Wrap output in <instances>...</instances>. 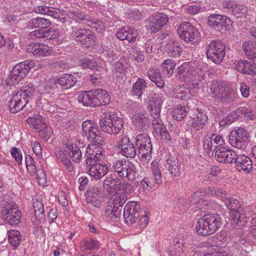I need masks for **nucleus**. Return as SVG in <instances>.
Listing matches in <instances>:
<instances>
[{
	"label": "nucleus",
	"instance_id": "nucleus-9",
	"mask_svg": "<svg viewBox=\"0 0 256 256\" xmlns=\"http://www.w3.org/2000/svg\"><path fill=\"white\" fill-rule=\"evenodd\" d=\"M226 46L220 40H212L206 47L208 59L215 64H220L226 56Z\"/></svg>",
	"mask_w": 256,
	"mask_h": 256
},
{
	"label": "nucleus",
	"instance_id": "nucleus-12",
	"mask_svg": "<svg viewBox=\"0 0 256 256\" xmlns=\"http://www.w3.org/2000/svg\"><path fill=\"white\" fill-rule=\"evenodd\" d=\"M136 146L138 149V156L145 160H149L151 158L152 144L147 134H140L136 137Z\"/></svg>",
	"mask_w": 256,
	"mask_h": 256
},
{
	"label": "nucleus",
	"instance_id": "nucleus-42",
	"mask_svg": "<svg viewBox=\"0 0 256 256\" xmlns=\"http://www.w3.org/2000/svg\"><path fill=\"white\" fill-rule=\"evenodd\" d=\"M130 162L129 160H118L114 163L112 168L120 177L124 178V172L126 170V168Z\"/></svg>",
	"mask_w": 256,
	"mask_h": 256
},
{
	"label": "nucleus",
	"instance_id": "nucleus-11",
	"mask_svg": "<svg viewBox=\"0 0 256 256\" xmlns=\"http://www.w3.org/2000/svg\"><path fill=\"white\" fill-rule=\"evenodd\" d=\"M82 135L85 136L91 142L96 145H102L104 139L98 130L96 122L92 120H86L82 122Z\"/></svg>",
	"mask_w": 256,
	"mask_h": 256
},
{
	"label": "nucleus",
	"instance_id": "nucleus-59",
	"mask_svg": "<svg viewBox=\"0 0 256 256\" xmlns=\"http://www.w3.org/2000/svg\"><path fill=\"white\" fill-rule=\"evenodd\" d=\"M194 114H193L192 118L194 119L196 122H200L204 125H206L208 122V116L206 114L198 111V108H196Z\"/></svg>",
	"mask_w": 256,
	"mask_h": 256
},
{
	"label": "nucleus",
	"instance_id": "nucleus-58",
	"mask_svg": "<svg viewBox=\"0 0 256 256\" xmlns=\"http://www.w3.org/2000/svg\"><path fill=\"white\" fill-rule=\"evenodd\" d=\"M214 204V202L202 198L200 200L199 204L196 206V208L204 211L206 210H210L213 208Z\"/></svg>",
	"mask_w": 256,
	"mask_h": 256
},
{
	"label": "nucleus",
	"instance_id": "nucleus-36",
	"mask_svg": "<svg viewBox=\"0 0 256 256\" xmlns=\"http://www.w3.org/2000/svg\"><path fill=\"white\" fill-rule=\"evenodd\" d=\"M187 114H188L189 118H192L193 114L192 110L182 105H178L173 111V116L177 120H183Z\"/></svg>",
	"mask_w": 256,
	"mask_h": 256
},
{
	"label": "nucleus",
	"instance_id": "nucleus-39",
	"mask_svg": "<svg viewBox=\"0 0 256 256\" xmlns=\"http://www.w3.org/2000/svg\"><path fill=\"white\" fill-rule=\"evenodd\" d=\"M33 206L36 218L40 221L44 220L45 214L42 200L35 199L33 202Z\"/></svg>",
	"mask_w": 256,
	"mask_h": 256
},
{
	"label": "nucleus",
	"instance_id": "nucleus-23",
	"mask_svg": "<svg viewBox=\"0 0 256 256\" xmlns=\"http://www.w3.org/2000/svg\"><path fill=\"white\" fill-rule=\"evenodd\" d=\"M234 162L239 172H250L252 170V160L245 154H237Z\"/></svg>",
	"mask_w": 256,
	"mask_h": 256
},
{
	"label": "nucleus",
	"instance_id": "nucleus-20",
	"mask_svg": "<svg viewBox=\"0 0 256 256\" xmlns=\"http://www.w3.org/2000/svg\"><path fill=\"white\" fill-rule=\"evenodd\" d=\"M168 16L164 14H156L149 18L146 26L152 32H156L168 22Z\"/></svg>",
	"mask_w": 256,
	"mask_h": 256
},
{
	"label": "nucleus",
	"instance_id": "nucleus-25",
	"mask_svg": "<svg viewBox=\"0 0 256 256\" xmlns=\"http://www.w3.org/2000/svg\"><path fill=\"white\" fill-rule=\"evenodd\" d=\"M26 50L37 57L48 56L50 53V48L48 46L38 42L30 44L28 46Z\"/></svg>",
	"mask_w": 256,
	"mask_h": 256
},
{
	"label": "nucleus",
	"instance_id": "nucleus-3",
	"mask_svg": "<svg viewBox=\"0 0 256 256\" xmlns=\"http://www.w3.org/2000/svg\"><path fill=\"white\" fill-rule=\"evenodd\" d=\"M223 201L230 211V224L235 228H243L248 222V218L243 214L242 208L236 199L225 198Z\"/></svg>",
	"mask_w": 256,
	"mask_h": 256
},
{
	"label": "nucleus",
	"instance_id": "nucleus-30",
	"mask_svg": "<svg viewBox=\"0 0 256 256\" xmlns=\"http://www.w3.org/2000/svg\"><path fill=\"white\" fill-rule=\"evenodd\" d=\"M132 120L136 128L140 131H144L148 127L149 120L144 114L137 113L134 114Z\"/></svg>",
	"mask_w": 256,
	"mask_h": 256
},
{
	"label": "nucleus",
	"instance_id": "nucleus-54",
	"mask_svg": "<svg viewBox=\"0 0 256 256\" xmlns=\"http://www.w3.org/2000/svg\"><path fill=\"white\" fill-rule=\"evenodd\" d=\"M80 65L84 68H87L91 70L98 68V65L96 61L93 59L84 58L80 60Z\"/></svg>",
	"mask_w": 256,
	"mask_h": 256
},
{
	"label": "nucleus",
	"instance_id": "nucleus-35",
	"mask_svg": "<svg viewBox=\"0 0 256 256\" xmlns=\"http://www.w3.org/2000/svg\"><path fill=\"white\" fill-rule=\"evenodd\" d=\"M165 48L168 53L172 57H179L182 53V48L177 42L170 40L165 46Z\"/></svg>",
	"mask_w": 256,
	"mask_h": 256
},
{
	"label": "nucleus",
	"instance_id": "nucleus-6",
	"mask_svg": "<svg viewBox=\"0 0 256 256\" xmlns=\"http://www.w3.org/2000/svg\"><path fill=\"white\" fill-rule=\"evenodd\" d=\"M34 66V62L32 60H25L17 64L11 70L6 80V84L8 86H12L18 84Z\"/></svg>",
	"mask_w": 256,
	"mask_h": 256
},
{
	"label": "nucleus",
	"instance_id": "nucleus-40",
	"mask_svg": "<svg viewBox=\"0 0 256 256\" xmlns=\"http://www.w3.org/2000/svg\"><path fill=\"white\" fill-rule=\"evenodd\" d=\"M146 87V80L144 78H138L132 87V90L133 95L140 98Z\"/></svg>",
	"mask_w": 256,
	"mask_h": 256
},
{
	"label": "nucleus",
	"instance_id": "nucleus-63",
	"mask_svg": "<svg viewBox=\"0 0 256 256\" xmlns=\"http://www.w3.org/2000/svg\"><path fill=\"white\" fill-rule=\"evenodd\" d=\"M138 31L134 28L129 26L128 36L125 40L128 42L129 43H134L138 36Z\"/></svg>",
	"mask_w": 256,
	"mask_h": 256
},
{
	"label": "nucleus",
	"instance_id": "nucleus-21",
	"mask_svg": "<svg viewBox=\"0 0 256 256\" xmlns=\"http://www.w3.org/2000/svg\"><path fill=\"white\" fill-rule=\"evenodd\" d=\"M237 154L231 148L220 147L215 152V158L217 161L224 164H232L234 162Z\"/></svg>",
	"mask_w": 256,
	"mask_h": 256
},
{
	"label": "nucleus",
	"instance_id": "nucleus-41",
	"mask_svg": "<svg viewBox=\"0 0 256 256\" xmlns=\"http://www.w3.org/2000/svg\"><path fill=\"white\" fill-rule=\"evenodd\" d=\"M66 15L74 20L82 22L84 20L86 14L81 12L78 8L72 7L68 10Z\"/></svg>",
	"mask_w": 256,
	"mask_h": 256
},
{
	"label": "nucleus",
	"instance_id": "nucleus-28",
	"mask_svg": "<svg viewBox=\"0 0 256 256\" xmlns=\"http://www.w3.org/2000/svg\"><path fill=\"white\" fill-rule=\"evenodd\" d=\"M60 33L58 29L50 28L49 29L42 31L41 30H36L30 34V36L32 38L34 37L36 38H46L49 40H52L58 38L59 36Z\"/></svg>",
	"mask_w": 256,
	"mask_h": 256
},
{
	"label": "nucleus",
	"instance_id": "nucleus-52",
	"mask_svg": "<svg viewBox=\"0 0 256 256\" xmlns=\"http://www.w3.org/2000/svg\"><path fill=\"white\" fill-rule=\"evenodd\" d=\"M152 170L155 182L160 184L162 182V176L157 162L153 161L152 162Z\"/></svg>",
	"mask_w": 256,
	"mask_h": 256
},
{
	"label": "nucleus",
	"instance_id": "nucleus-18",
	"mask_svg": "<svg viewBox=\"0 0 256 256\" xmlns=\"http://www.w3.org/2000/svg\"><path fill=\"white\" fill-rule=\"evenodd\" d=\"M123 216L128 224H132L140 216V206L136 202H128L124 208Z\"/></svg>",
	"mask_w": 256,
	"mask_h": 256
},
{
	"label": "nucleus",
	"instance_id": "nucleus-57",
	"mask_svg": "<svg viewBox=\"0 0 256 256\" xmlns=\"http://www.w3.org/2000/svg\"><path fill=\"white\" fill-rule=\"evenodd\" d=\"M238 119L236 116L235 114L234 111L228 114L227 116L222 119L220 122L219 124L220 126H225L227 125L231 124Z\"/></svg>",
	"mask_w": 256,
	"mask_h": 256
},
{
	"label": "nucleus",
	"instance_id": "nucleus-49",
	"mask_svg": "<svg viewBox=\"0 0 256 256\" xmlns=\"http://www.w3.org/2000/svg\"><path fill=\"white\" fill-rule=\"evenodd\" d=\"M231 9L232 14L237 18L244 16L248 12L247 8L242 5L234 4Z\"/></svg>",
	"mask_w": 256,
	"mask_h": 256
},
{
	"label": "nucleus",
	"instance_id": "nucleus-31",
	"mask_svg": "<svg viewBox=\"0 0 256 256\" xmlns=\"http://www.w3.org/2000/svg\"><path fill=\"white\" fill-rule=\"evenodd\" d=\"M86 164L88 165L90 163L100 162V160L104 159V155L98 150H94L89 146L86 148Z\"/></svg>",
	"mask_w": 256,
	"mask_h": 256
},
{
	"label": "nucleus",
	"instance_id": "nucleus-15",
	"mask_svg": "<svg viewBox=\"0 0 256 256\" xmlns=\"http://www.w3.org/2000/svg\"><path fill=\"white\" fill-rule=\"evenodd\" d=\"M163 102L162 96L158 94L154 95L149 98L147 106V110L152 117L153 118L152 125L158 124L161 106Z\"/></svg>",
	"mask_w": 256,
	"mask_h": 256
},
{
	"label": "nucleus",
	"instance_id": "nucleus-19",
	"mask_svg": "<svg viewBox=\"0 0 256 256\" xmlns=\"http://www.w3.org/2000/svg\"><path fill=\"white\" fill-rule=\"evenodd\" d=\"M232 23L227 16L220 14H211L208 17V24L214 30L220 33L226 30V27Z\"/></svg>",
	"mask_w": 256,
	"mask_h": 256
},
{
	"label": "nucleus",
	"instance_id": "nucleus-14",
	"mask_svg": "<svg viewBox=\"0 0 256 256\" xmlns=\"http://www.w3.org/2000/svg\"><path fill=\"white\" fill-rule=\"evenodd\" d=\"M248 130L243 128H238L236 131L232 130L229 135V142L234 147L244 149L248 144L249 138Z\"/></svg>",
	"mask_w": 256,
	"mask_h": 256
},
{
	"label": "nucleus",
	"instance_id": "nucleus-8",
	"mask_svg": "<svg viewBox=\"0 0 256 256\" xmlns=\"http://www.w3.org/2000/svg\"><path fill=\"white\" fill-rule=\"evenodd\" d=\"M100 126L102 131L109 134H116L122 129L123 119L115 114H108L100 121Z\"/></svg>",
	"mask_w": 256,
	"mask_h": 256
},
{
	"label": "nucleus",
	"instance_id": "nucleus-2",
	"mask_svg": "<svg viewBox=\"0 0 256 256\" xmlns=\"http://www.w3.org/2000/svg\"><path fill=\"white\" fill-rule=\"evenodd\" d=\"M176 75L181 81H186L194 88H198L200 82L204 80L203 72L199 68L194 69L187 62L176 68Z\"/></svg>",
	"mask_w": 256,
	"mask_h": 256
},
{
	"label": "nucleus",
	"instance_id": "nucleus-38",
	"mask_svg": "<svg viewBox=\"0 0 256 256\" xmlns=\"http://www.w3.org/2000/svg\"><path fill=\"white\" fill-rule=\"evenodd\" d=\"M204 192L208 196L220 197L223 200L227 195L226 190L216 186H208L204 188Z\"/></svg>",
	"mask_w": 256,
	"mask_h": 256
},
{
	"label": "nucleus",
	"instance_id": "nucleus-33",
	"mask_svg": "<svg viewBox=\"0 0 256 256\" xmlns=\"http://www.w3.org/2000/svg\"><path fill=\"white\" fill-rule=\"evenodd\" d=\"M95 98L94 92L92 93L91 91L82 92L79 94L78 100L80 103L86 106H95L94 100Z\"/></svg>",
	"mask_w": 256,
	"mask_h": 256
},
{
	"label": "nucleus",
	"instance_id": "nucleus-22",
	"mask_svg": "<svg viewBox=\"0 0 256 256\" xmlns=\"http://www.w3.org/2000/svg\"><path fill=\"white\" fill-rule=\"evenodd\" d=\"M86 166L88 168L90 175L96 180L103 178L108 172V165L105 163L95 162L90 163Z\"/></svg>",
	"mask_w": 256,
	"mask_h": 256
},
{
	"label": "nucleus",
	"instance_id": "nucleus-47",
	"mask_svg": "<svg viewBox=\"0 0 256 256\" xmlns=\"http://www.w3.org/2000/svg\"><path fill=\"white\" fill-rule=\"evenodd\" d=\"M124 172V178H126L129 181H134L136 179L137 170L134 164L130 162Z\"/></svg>",
	"mask_w": 256,
	"mask_h": 256
},
{
	"label": "nucleus",
	"instance_id": "nucleus-45",
	"mask_svg": "<svg viewBox=\"0 0 256 256\" xmlns=\"http://www.w3.org/2000/svg\"><path fill=\"white\" fill-rule=\"evenodd\" d=\"M8 238L10 244L16 247L20 244L22 236L20 232L17 230H10L8 232Z\"/></svg>",
	"mask_w": 256,
	"mask_h": 256
},
{
	"label": "nucleus",
	"instance_id": "nucleus-7",
	"mask_svg": "<svg viewBox=\"0 0 256 256\" xmlns=\"http://www.w3.org/2000/svg\"><path fill=\"white\" fill-rule=\"evenodd\" d=\"M0 216L6 224L15 226L20 222L22 212L15 202H7L2 208Z\"/></svg>",
	"mask_w": 256,
	"mask_h": 256
},
{
	"label": "nucleus",
	"instance_id": "nucleus-44",
	"mask_svg": "<svg viewBox=\"0 0 256 256\" xmlns=\"http://www.w3.org/2000/svg\"><path fill=\"white\" fill-rule=\"evenodd\" d=\"M236 229H240V230L238 232L237 234H236V236L234 238V242L242 250H245V248L248 245V243L245 239L246 236L243 232V230H242V228Z\"/></svg>",
	"mask_w": 256,
	"mask_h": 256
},
{
	"label": "nucleus",
	"instance_id": "nucleus-29",
	"mask_svg": "<svg viewBox=\"0 0 256 256\" xmlns=\"http://www.w3.org/2000/svg\"><path fill=\"white\" fill-rule=\"evenodd\" d=\"M65 145L66 153L71 158L74 162H79L82 158V152L80 148L74 143L66 144Z\"/></svg>",
	"mask_w": 256,
	"mask_h": 256
},
{
	"label": "nucleus",
	"instance_id": "nucleus-56",
	"mask_svg": "<svg viewBox=\"0 0 256 256\" xmlns=\"http://www.w3.org/2000/svg\"><path fill=\"white\" fill-rule=\"evenodd\" d=\"M58 79L54 78H50L46 82L45 88L48 90L49 92L50 91L53 90L54 92L58 91Z\"/></svg>",
	"mask_w": 256,
	"mask_h": 256
},
{
	"label": "nucleus",
	"instance_id": "nucleus-37",
	"mask_svg": "<svg viewBox=\"0 0 256 256\" xmlns=\"http://www.w3.org/2000/svg\"><path fill=\"white\" fill-rule=\"evenodd\" d=\"M147 74L149 78L154 82L158 87L160 88H164V82L162 78L161 73L159 70L150 68Z\"/></svg>",
	"mask_w": 256,
	"mask_h": 256
},
{
	"label": "nucleus",
	"instance_id": "nucleus-13",
	"mask_svg": "<svg viewBox=\"0 0 256 256\" xmlns=\"http://www.w3.org/2000/svg\"><path fill=\"white\" fill-rule=\"evenodd\" d=\"M74 37L76 42L86 48L94 46L96 39L94 32L86 28H80L75 30Z\"/></svg>",
	"mask_w": 256,
	"mask_h": 256
},
{
	"label": "nucleus",
	"instance_id": "nucleus-46",
	"mask_svg": "<svg viewBox=\"0 0 256 256\" xmlns=\"http://www.w3.org/2000/svg\"><path fill=\"white\" fill-rule=\"evenodd\" d=\"M162 66L164 74L170 77L174 74L176 64L172 60L167 59L164 61Z\"/></svg>",
	"mask_w": 256,
	"mask_h": 256
},
{
	"label": "nucleus",
	"instance_id": "nucleus-48",
	"mask_svg": "<svg viewBox=\"0 0 256 256\" xmlns=\"http://www.w3.org/2000/svg\"><path fill=\"white\" fill-rule=\"evenodd\" d=\"M84 20L89 22L88 24L90 26L96 28L98 32L101 31L103 24L100 20L86 14Z\"/></svg>",
	"mask_w": 256,
	"mask_h": 256
},
{
	"label": "nucleus",
	"instance_id": "nucleus-34",
	"mask_svg": "<svg viewBox=\"0 0 256 256\" xmlns=\"http://www.w3.org/2000/svg\"><path fill=\"white\" fill-rule=\"evenodd\" d=\"M76 82V78L70 74H64L58 78V84L62 90H68L72 88Z\"/></svg>",
	"mask_w": 256,
	"mask_h": 256
},
{
	"label": "nucleus",
	"instance_id": "nucleus-55",
	"mask_svg": "<svg viewBox=\"0 0 256 256\" xmlns=\"http://www.w3.org/2000/svg\"><path fill=\"white\" fill-rule=\"evenodd\" d=\"M80 65L84 68H87L91 70L98 68V65L96 61L93 59L84 58L80 60Z\"/></svg>",
	"mask_w": 256,
	"mask_h": 256
},
{
	"label": "nucleus",
	"instance_id": "nucleus-1",
	"mask_svg": "<svg viewBox=\"0 0 256 256\" xmlns=\"http://www.w3.org/2000/svg\"><path fill=\"white\" fill-rule=\"evenodd\" d=\"M35 92V88L30 84L22 86L8 102V107L11 113H16L22 110L32 100Z\"/></svg>",
	"mask_w": 256,
	"mask_h": 256
},
{
	"label": "nucleus",
	"instance_id": "nucleus-53",
	"mask_svg": "<svg viewBox=\"0 0 256 256\" xmlns=\"http://www.w3.org/2000/svg\"><path fill=\"white\" fill-rule=\"evenodd\" d=\"M154 124H156V122ZM154 128L156 132H158V130H159L162 139L168 142L170 140V134L166 130V128L160 126V122H158V124H155V125L154 126Z\"/></svg>",
	"mask_w": 256,
	"mask_h": 256
},
{
	"label": "nucleus",
	"instance_id": "nucleus-17",
	"mask_svg": "<svg viewBox=\"0 0 256 256\" xmlns=\"http://www.w3.org/2000/svg\"><path fill=\"white\" fill-rule=\"evenodd\" d=\"M116 147L118 152L127 158H133L137 154L136 148L127 136L122 138L117 142Z\"/></svg>",
	"mask_w": 256,
	"mask_h": 256
},
{
	"label": "nucleus",
	"instance_id": "nucleus-24",
	"mask_svg": "<svg viewBox=\"0 0 256 256\" xmlns=\"http://www.w3.org/2000/svg\"><path fill=\"white\" fill-rule=\"evenodd\" d=\"M235 68L238 72L251 76L256 72V60H240L236 63Z\"/></svg>",
	"mask_w": 256,
	"mask_h": 256
},
{
	"label": "nucleus",
	"instance_id": "nucleus-26",
	"mask_svg": "<svg viewBox=\"0 0 256 256\" xmlns=\"http://www.w3.org/2000/svg\"><path fill=\"white\" fill-rule=\"evenodd\" d=\"M170 174L173 177L178 176L181 174V163L178 160L176 154L168 156L166 160V164Z\"/></svg>",
	"mask_w": 256,
	"mask_h": 256
},
{
	"label": "nucleus",
	"instance_id": "nucleus-10",
	"mask_svg": "<svg viewBox=\"0 0 256 256\" xmlns=\"http://www.w3.org/2000/svg\"><path fill=\"white\" fill-rule=\"evenodd\" d=\"M177 31L182 40L192 44L198 42L200 40V32L188 22L181 24Z\"/></svg>",
	"mask_w": 256,
	"mask_h": 256
},
{
	"label": "nucleus",
	"instance_id": "nucleus-16",
	"mask_svg": "<svg viewBox=\"0 0 256 256\" xmlns=\"http://www.w3.org/2000/svg\"><path fill=\"white\" fill-rule=\"evenodd\" d=\"M86 202L97 208L102 204L103 198L102 196V188L97 185L89 186L85 192Z\"/></svg>",
	"mask_w": 256,
	"mask_h": 256
},
{
	"label": "nucleus",
	"instance_id": "nucleus-43",
	"mask_svg": "<svg viewBox=\"0 0 256 256\" xmlns=\"http://www.w3.org/2000/svg\"><path fill=\"white\" fill-rule=\"evenodd\" d=\"M235 114L238 117H243L248 120H251L254 118V114L250 108L241 106L238 108L235 111Z\"/></svg>",
	"mask_w": 256,
	"mask_h": 256
},
{
	"label": "nucleus",
	"instance_id": "nucleus-51",
	"mask_svg": "<svg viewBox=\"0 0 256 256\" xmlns=\"http://www.w3.org/2000/svg\"><path fill=\"white\" fill-rule=\"evenodd\" d=\"M249 42H245L242 44V48L245 55L250 60H256V52L251 48Z\"/></svg>",
	"mask_w": 256,
	"mask_h": 256
},
{
	"label": "nucleus",
	"instance_id": "nucleus-64",
	"mask_svg": "<svg viewBox=\"0 0 256 256\" xmlns=\"http://www.w3.org/2000/svg\"><path fill=\"white\" fill-rule=\"evenodd\" d=\"M128 200V196L125 194H121L116 196L113 200V204L118 205L123 208V205Z\"/></svg>",
	"mask_w": 256,
	"mask_h": 256
},
{
	"label": "nucleus",
	"instance_id": "nucleus-61",
	"mask_svg": "<svg viewBox=\"0 0 256 256\" xmlns=\"http://www.w3.org/2000/svg\"><path fill=\"white\" fill-rule=\"evenodd\" d=\"M203 144L204 150H206L208 153L213 152L214 150L216 151L218 148V146L214 144L210 137H208L204 140Z\"/></svg>",
	"mask_w": 256,
	"mask_h": 256
},
{
	"label": "nucleus",
	"instance_id": "nucleus-5",
	"mask_svg": "<svg viewBox=\"0 0 256 256\" xmlns=\"http://www.w3.org/2000/svg\"><path fill=\"white\" fill-rule=\"evenodd\" d=\"M210 94L222 102L230 103L236 99V94L222 82L214 80L210 86Z\"/></svg>",
	"mask_w": 256,
	"mask_h": 256
},
{
	"label": "nucleus",
	"instance_id": "nucleus-60",
	"mask_svg": "<svg viewBox=\"0 0 256 256\" xmlns=\"http://www.w3.org/2000/svg\"><path fill=\"white\" fill-rule=\"evenodd\" d=\"M194 114H193L192 118L194 119L196 122H200L204 125H206L208 122V116L206 114L198 111V108H196Z\"/></svg>",
	"mask_w": 256,
	"mask_h": 256
},
{
	"label": "nucleus",
	"instance_id": "nucleus-62",
	"mask_svg": "<svg viewBox=\"0 0 256 256\" xmlns=\"http://www.w3.org/2000/svg\"><path fill=\"white\" fill-rule=\"evenodd\" d=\"M11 154L18 164L20 165L22 160V154L20 150L16 147L12 148Z\"/></svg>",
	"mask_w": 256,
	"mask_h": 256
},
{
	"label": "nucleus",
	"instance_id": "nucleus-32",
	"mask_svg": "<svg viewBox=\"0 0 256 256\" xmlns=\"http://www.w3.org/2000/svg\"><path fill=\"white\" fill-rule=\"evenodd\" d=\"M95 98L94 104L95 106H106L108 104L110 100L109 94L105 90L102 89H97L94 91Z\"/></svg>",
	"mask_w": 256,
	"mask_h": 256
},
{
	"label": "nucleus",
	"instance_id": "nucleus-27",
	"mask_svg": "<svg viewBox=\"0 0 256 256\" xmlns=\"http://www.w3.org/2000/svg\"><path fill=\"white\" fill-rule=\"evenodd\" d=\"M52 24L51 21L45 18L38 16L30 20L28 26L32 29L37 28V30L44 31V29L48 28Z\"/></svg>",
	"mask_w": 256,
	"mask_h": 256
},
{
	"label": "nucleus",
	"instance_id": "nucleus-50",
	"mask_svg": "<svg viewBox=\"0 0 256 256\" xmlns=\"http://www.w3.org/2000/svg\"><path fill=\"white\" fill-rule=\"evenodd\" d=\"M25 164L28 172L31 174L37 172L34 160L30 154L25 156Z\"/></svg>",
	"mask_w": 256,
	"mask_h": 256
},
{
	"label": "nucleus",
	"instance_id": "nucleus-4",
	"mask_svg": "<svg viewBox=\"0 0 256 256\" xmlns=\"http://www.w3.org/2000/svg\"><path fill=\"white\" fill-rule=\"evenodd\" d=\"M221 218L217 214H207L199 218L196 230L198 235L206 236L214 234L221 225Z\"/></svg>",
	"mask_w": 256,
	"mask_h": 256
}]
</instances>
